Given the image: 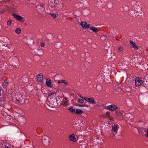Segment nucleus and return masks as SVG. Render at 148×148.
<instances>
[{
	"label": "nucleus",
	"mask_w": 148,
	"mask_h": 148,
	"mask_svg": "<svg viewBox=\"0 0 148 148\" xmlns=\"http://www.w3.org/2000/svg\"><path fill=\"white\" fill-rule=\"evenodd\" d=\"M70 140L71 141L73 142H75L77 141L76 138H75V135L74 134H72L69 136Z\"/></svg>",
	"instance_id": "obj_8"
},
{
	"label": "nucleus",
	"mask_w": 148,
	"mask_h": 148,
	"mask_svg": "<svg viewBox=\"0 0 148 148\" xmlns=\"http://www.w3.org/2000/svg\"><path fill=\"white\" fill-rule=\"evenodd\" d=\"M75 113L77 114H80L83 113V111L79 109H76L75 111Z\"/></svg>",
	"instance_id": "obj_13"
},
{
	"label": "nucleus",
	"mask_w": 148,
	"mask_h": 148,
	"mask_svg": "<svg viewBox=\"0 0 148 148\" xmlns=\"http://www.w3.org/2000/svg\"><path fill=\"white\" fill-rule=\"evenodd\" d=\"M56 100L55 99L54 100V101L53 100H51V101H50L51 103L53 105H54V106H56Z\"/></svg>",
	"instance_id": "obj_21"
},
{
	"label": "nucleus",
	"mask_w": 148,
	"mask_h": 148,
	"mask_svg": "<svg viewBox=\"0 0 148 148\" xmlns=\"http://www.w3.org/2000/svg\"><path fill=\"white\" fill-rule=\"evenodd\" d=\"M12 15L15 19L19 21L23 22L25 21V19L24 18L18 15L13 14H12Z\"/></svg>",
	"instance_id": "obj_2"
},
{
	"label": "nucleus",
	"mask_w": 148,
	"mask_h": 148,
	"mask_svg": "<svg viewBox=\"0 0 148 148\" xmlns=\"http://www.w3.org/2000/svg\"><path fill=\"white\" fill-rule=\"evenodd\" d=\"M49 138L47 136H45L42 138V142L45 145L47 146L49 145Z\"/></svg>",
	"instance_id": "obj_1"
},
{
	"label": "nucleus",
	"mask_w": 148,
	"mask_h": 148,
	"mask_svg": "<svg viewBox=\"0 0 148 148\" xmlns=\"http://www.w3.org/2000/svg\"><path fill=\"white\" fill-rule=\"evenodd\" d=\"M40 45L41 47H43L45 46V44L43 42L41 43Z\"/></svg>",
	"instance_id": "obj_30"
},
{
	"label": "nucleus",
	"mask_w": 148,
	"mask_h": 148,
	"mask_svg": "<svg viewBox=\"0 0 148 148\" xmlns=\"http://www.w3.org/2000/svg\"><path fill=\"white\" fill-rule=\"evenodd\" d=\"M143 84V81L139 77H137L136 79L135 84L136 86H138L141 85Z\"/></svg>",
	"instance_id": "obj_4"
},
{
	"label": "nucleus",
	"mask_w": 148,
	"mask_h": 148,
	"mask_svg": "<svg viewBox=\"0 0 148 148\" xmlns=\"http://www.w3.org/2000/svg\"><path fill=\"white\" fill-rule=\"evenodd\" d=\"M44 5L43 4H42L40 5V6L44 8Z\"/></svg>",
	"instance_id": "obj_32"
},
{
	"label": "nucleus",
	"mask_w": 148,
	"mask_h": 148,
	"mask_svg": "<svg viewBox=\"0 0 148 148\" xmlns=\"http://www.w3.org/2000/svg\"><path fill=\"white\" fill-rule=\"evenodd\" d=\"M78 106L79 107H89V106L88 105H78Z\"/></svg>",
	"instance_id": "obj_26"
},
{
	"label": "nucleus",
	"mask_w": 148,
	"mask_h": 148,
	"mask_svg": "<svg viewBox=\"0 0 148 148\" xmlns=\"http://www.w3.org/2000/svg\"><path fill=\"white\" fill-rule=\"evenodd\" d=\"M4 148H11L9 147H6Z\"/></svg>",
	"instance_id": "obj_35"
},
{
	"label": "nucleus",
	"mask_w": 148,
	"mask_h": 148,
	"mask_svg": "<svg viewBox=\"0 0 148 148\" xmlns=\"http://www.w3.org/2000/svg\"><path fill=\"white\" fill-rule=\"evenodd\" d=\"M82 99L85 101H88V98L86 97H83Z\"/></svg>",
	"instance_id": "obj_28"
},
{
	"label": "nucleus",
	"mask_w": 148,
	"mask_h": 148,
	"mask_svg": "<svg viewBox=\"0 0 148 148\" xmlns=\"http://www.w3.org/2000/svg\"><path fill=\"white\" fill-rule=\"evenodd\" d=\"M64 99H66V100H67V97H65L64 98Z\"/></svg>",
	"instance_id": "obj_38"
},
{
	"label": "nucleus",
	"mask_w": 148,
	"mask_h": 148,
	"mask_svg": "<svg viewBox=\"0 0 148 148\" xmlns=\"http://www.w3.org/2000/svg\"><path fill=\"white\" fill-rule=\"evenodd\" d=\"M80 25L84 29L89 28L90 26V24H87L86 22L85 21H82L81 22Z\"/></svg>",
	"instance_id": "obj_3"
},
{
	"label": "nucleus",
	"mask_w": 148,
	"mask_h": 148,
	"mask_svg": "<svg viewBox=\"0 0 148 148\" xmlns=\"http://www.w3.org/2000/svg\"><path fill=\"white\" fill-rule=\"evenodd\" d=\"M109 113V111H107L106 112V114H108Z\"/></svg>",
	"instance_id": "obj_36"
},
{
	"label": "nucleus",
	"mask_w": 148,
	"mask_h": 148,
	"mask_svg": "<svg viewBox=\"0 0 148 148\" xmlns=\"http://www.w3.org/2000/svg\"><path fill=\"white\" fill-rule=\"evenodd\" d=\"M51 80L49 79H47L46 81V84L47 86L48 87H50L51 86Z\"/></svg>",
	"instance_id": "obj_10"
},
{
	"label": "nucleus",
	"mask_w": 148,
	"mask_h": 148,
	"mask_svg": "<svg viewBox=\"0 0 148 148\" xmlns=\"http://www.w3.org/2000/svg\"><path fill=\"white\" fill-rule=\"evenodd\" d=\"M130 42L132 47L134 48V49L138 50L139 49L138 47L136 45L133 41L131 40L130 41Z\"/></svg>",
	"instance_id": "obj_6"
},
{
	"label": "nucleus",
	"mask_w": 148,
	"mask_h": 148,
	"mask_svg": "<svg viewBox=\"0 0 148 148\" xmlns=\"http://www.w3.org/2000/svg\"><path fill=\"white\" fill-rule=\"evenodd\" d=\"M146 133L145 134V136L147 137H148V129H147L146 131L145 130Z\"/></svg>",
	"instance_id": "obj_27"
},
{
	"label": "nucleus",
	"mask_w": 148,
	"mask_h": 148,
	"mask_svg": "<svg viewBox=\"0 0 148 148\" xmlns=\"http://www.w3.org/2000/svg\"><path fill=\"white\" fill-rule=\"evenodd\" d=\"M50 14L53 18H56L57 17L56 15L55 14Z\"/></svg>",
	"instance_id": "obj_25"
},
{
	"label": "nucleus",
	"mask_w": 148,
	"mask_h": 148,
	"mask_svg": "<svg viewBox=\"0 0 148 148\" xmlns=\"http://www.w3.org/2000/svg\"><path fill=\"white\" fill-rule=\"evenodd\" d=\"M110 120H111V121H113V118H110Z\"/></svg>",
	"instance_id": "obj_34"
},
{
	"label": "nucleus",
	"mask_w": 148,
	"mask_h": 148,
	"mask_svg": "<svg viewBox=\"0 0 148 148\" xmlns=\"http://www.w3.org/2000/svg\"><path fill=\"white\" fill-rule=\"evenodd\" d=\"M50 5L52 8L53 7L55 6V4H54L53 1L50 3Z\"/></svg>",
	"instance_id": "obj_22"
},
{
	"label": "nucleus",
	"mask_w": 148,
	"mask_h": 148,
	"mask_svg": "<svg viewBox=\"0 0 148 148\" xmlns=\"http://www.w3.org/2000/svg\"><path fill=\"white\" fill-rule=\"evenodd\" d=\"M90 29L92 30L93 32L97 33L98 32L97 28L95 27H92L90 28Z\"/></svg>",
	"instance_id": "obj_16"
},
{
	"label": "nucleus",
	"mask_w": 148,
	"mask_h": 148,
	"mask_svg": "<svg viewBox=\"0 0 148 148\" xmlns=\"http://www.w3.org/2000/svg\"><path fill=\"white\" fill-rule=\"evenodd\" d=\"M58 84H60L61 83H64L65 84L67 85L68 84V83L65 82V81L64 80H59L58 81Z\"/></svg>",
	"instance_id": "obj_17"
},
{
	"label": "nucleus",
	"mask_w": 148,
	"mask_h": 148,
	"mask_svg": "<svg viewBox=\"0 0 148 148\" xmlns=\"http://www.w3.org/2000/svg\"><path fill=\"white\" fill-rule=\"evenodd\" d=\"M137 10H138L136 11L137 13H140V14H142V10L141 8L140 7H138Z\"/></svg>",
	"instance_id": "obj_20"
},
{
	"label": "nucleus",
	"mask_w": 148,
	"mask_h": 148,
	"mask_svg": "<svg viewBox=\"0 0 148 148\" xmlns=\"http://www.w3.org/2000/svg\"><path fill=\"white\" fill-rule=\"evenodd\" d=\"M11 21H9L7 22V23L8 25H10L11 24Z\"/></svg>",
	"instance_id": "obj_29"
},
{
	"label": "nucleus",
	"mask_w": 148,
	"mask_h": 148,
	"mask_svg": "<svg viewBox=\"0 0 148 148\" xmlns=\"http://www.w3.org/2000/svg\"><path fill=\"white\" fill-rule=\"evenodd\" d=\"M43 75L42 73H40L37 76V81L39 82H40L42 81L43 79Z\"/></svg>",
	"instance_id": "obj_7"
},
{
	"label": "nucleus",
	"mask_w": 148,
	"mask_h": 148,
	"mask_svg": "<svg viewBox=\"0 0 148 148\" xmlns=\"http://www.w3.org/2000/svg\"><path fill=\"white\" fill-rule=\"evenodd\" d=\"M118 51L119 52L122 53L124 51V49L123 47H119L118 48Z\"/></svg>",
	"instance_id": "obj_18"
},
{
	"label": "nucleus",
	"mask_w": 148,
	"mask_h": 148,
	"mask_svg": "<svg viewBox=\"0 0 148 148\" xmlns=\"http://www.w3.org/2000/svg\"><path fill=\"white\" fill-rule=\"evenodd\" d=\"M108 109L111 111H114L118 108L117 106L115 105L112 104L108 106L107 107Z\"/></svg>",
	"instance_id": "obj_5"
},
{
	"label": "nucleus",
	"mask_w": 148,
	"mask_h": 148,
	"mask_svg": "<svg viewBox=\"0 0 148 148\" xmlns=\"http://www.w3.org/2000/svg\"><path fill=\"white\" fill-rule=\"evenodd\" d=\"M77 101L79 103H84V101L83 99H78Z\"/></svg>",
	"instance_id": "obj_23"
},
{
	"label": "nucleus",
	"mask_w": 148,
	"mask_h": 148,
	"mask_svg": "<svg viewBox=\"0 0 148 148\" xmlns=\"http://www.w3.org/2000/svg\"><path fill=\"white\" fill-rule=\"evenodd\" d=\"M48 99H51V97L53 98H54L56 95V93L55 92H50L48 93Z\"/></svg>",
	"instance_id": "obj_9"
},
{
	"label": "nucleus",
	"mask_w": 148,
	"mask_h": 148,
	"mask_svg": "<svg viewBox=\"0 0 148 148\" xmlns=\"http://www.w3.org/2000/svg\"><path fill=\"white\" fill-rule=\"evenodd\" d=\"M78 96L80 97L82 99L83 97L80 94H78Z\"/></svg>",
	"instance_id": "obj_31"
},
{
	"label": "nucleus",
	"mask_w": 148,
	"mask_h": 148,
	"mask_svg": "<svg viewBox=\"0 0 148 148\" xmlns=\"http://www.w3.org/2000/svg\"><path fill=\"white\" fill-rule=\"evenodd\" d=\"M9 82L7 80L4 81L3 83L2 86L3 87L5 88H7L8 86Z\"/></svg>",
	"instance_id": "obj_12"
},
{
	"label": "nucleus",
	"mask_w": 148,
	"mask_h": 148,
	"mask_svg": "<svg viewBox=\"0 0 148 148\" xmlns=\"http://www.w3.org/2000/svg\"><path fill=\"white\" fill-rule=\"evenodd\" d=\"M134 14L133 15V16H136V14H135V15H134V14H135V12H134Z\"/></svg>",
	"instance_id": "obj_37"
},
{
	"label": "nucleus",
	"mask_w": 148,
	"mask_h": 148,
	"mask_svg": "<svg viewBox=\"0 0 148 148\" xmlns=\"http://www.w3.org/2000/svg\"><path fill=\"white\" fill-rule=\"evenodd\" d=\"M68 109L71 112H74L75 111V108H74L72 106L68 108Z\"/></svg>",
	"instance_id": "obj_15"
},
{
	"label": "nucleus",
	"mask_w": 148,
	"mask_h": 148,
	"mask_svg": "<svg viewBox=\"0 0 148 148\" xmlns=\"http://www.w3.org/2000/svg\"><path fill=\"white\" fill-rule=\"evenodd\" d=\"M112 130L114 132H117L119 128V126L117 125H114L112 126Z\"/></svg>",
	"instance_id": "obj_11"
},
{
	"label": "nucleus",
	"mask_w": 148,
	"mask_h": 148,
	"mask_svg": "<svg viewBox=\"0 0 148 148\" xmlns=\"http://www.w3.org/2000/svg\"><path fill=\"white\" fill-rule=\"evenodd\" d=\"M88 102H90L92 104H95V102L94 99L92 98H88Z\"/></svg>",
	"instance_id": "obj_14"
},
{
	"label": "nucleus",
	"mask_w": 148,
	"mask_h": 148,
	"mask_svg": "<svg viewBox=\"0 0 148 148\" xmlns=\"http://www.w3.org/2000/svg\"><path fill=\"white\" fill-rule=\"evenodd\" d=\"M15 32L17 34H19L21 32V29L19 28H16L15 30Z\"/></svg>",
	"instance_id": "obj_19"
},
{
	"label": "nucleus",
	"mask_w": 148,
	"mask_h": 148,
	"mask_svg": "<svg viewBox=\"0 0 148 148\" xmlns=\"http://www.w3.org/2000/svg\"><path fill=\"white\" fill-rule=\"evenodd\" d=\"M81 123L82 124H84L85 123V121H82Z\"/></svg>",
	"instance_id": "obj_33"
},
{
	"label": "nucleus",
	"mask_w": 148,
	"mask_h": 148,
	"mask_svg": "<svg viewBox=\"0 0 148 148\" xmlns=\"http://www.w3.org/2000/svg\"><path fill=\"white\" fill-rule=\"evenodd\" d=\"M68 100L66 101H64L62 103V104L65 106H67L68 105Z\"/></svg>",
	"instance_id": "obj_24"
}]
</instances>
